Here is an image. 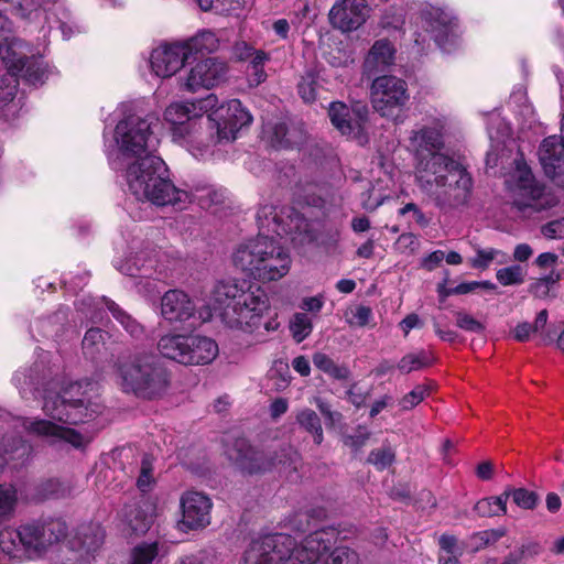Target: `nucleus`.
Here are the masks:
<instances>
[{
  "label": "nucleus",
  "instance_id": "1",
  "mask_svg": "<svg viewBox=\"0 0 564 564\" xmlns=\"http://www.w3.org/2000/svg\"><path fill=\"white\" fill-rule=\"evenodd\" d=\"M444 117H433L409 137L414 152V180L426 199L442 212L465 206L471 195L473 178L466 167L444 148Z\"/></svg>",
  "mask_w": 564,
  "mask_h": 564
},
{
  "label": "nucleus",
  "instance_id": "2",
  "mask_svg": "<svg viewBox=\"0 0 564 564\" xmlns=\"http://www.w3.org/2000/svg\"><path fill=\"white\" fill-rule=\"evenodd\" d=\"M213 301V308H197L184 291L169 290L161 297V315L170 323H185L197 313L202 322H207L212 317V311L219 310L221 322L226 326L253 333L261 326L263 315L270 308L264 289L248 280L219 281L214 286Z\"/></svg>",
  "mask_w": 564,
  "mask_h": 564
},
{
  "label": "nucleus",
  "instance_id": "3",
  "mask_svg": "<svg viewBox=\"0 0 564 564\" xmlns=\"http://www.w3.org/2000/svg\"><path fill=\"white\" fill-rule=\"evenodd\" d=\"M42 409L51 420H31L6 415L13 429L22 427L28 434L46 438L52 443L66 442L74 447L83 446L87 440L66 425L90 421L100 412L96 400L95 384L89 381L72 382L59 387L52 382L44 390Z\"/></svg>",
  "mask_w": 564,
  "mask_h": 564
},
{
  "label": "nucleus",
  "instance_id": "4",
  "mask_svg": "<svg viewBox=\"0 0 564 564\" xmlns=\"http://www.w3.org/2000/svg\"><path fill=\"white\" fill-rule=\"evenodd\" d=\"M113 170L122 174L128 191L141 202L184 209L194 198L203 197L177 188L167 176L164 161L156 155L128 161Z\"/></svg>",
  "mask_w": 564,
  "mask_h": 564
},
{
  "label": "nucleus",
  "instance_id": "5",
  "mask_svg": "<svg viewBox=\"0 0 564 564\" xmlns=\"http://www.w3.org/2000/svg\"><path fill=\"white\" fill-rule=\"evenodd\" d=\"M118 111L122 118L117 122L108 137L104 132L105 152L112 169L121 167L128 161L153 155L151 147L155 138L153 127L158 118L152 115L142 116L132 102L121 104Z\"/></svg>",
  "mask_w": 564,
  "mask_h": 564
},
{
  "label": "nucleus",
  "instance_id": "6",
  "mask_svg": "<svg viewBox=\"0 0 564 564\" xmlns=\"http://www.w3.org/2000/svg\"><path fill=\"white\" fill-rule=\"evenodd\" d=\"M116 383L123 393L154 400L167 393L171 373L151 351L133 350L118 356L113 365Z\"/></svg>",
  "mask_w": 564,
  "mask_h": 564
},
{
  "label": "nucleus",
  "instance_id": "7",
  "mask_svg": "<svg viewBox=\"0 0 564 564\" xmlns=\"http://www.w3.org/2000/svg\"><path fill=\"white\" fill-rule=\"evenodd\" d=\"M217 102L215 95L186 102H172L164 111L171 124L173 141L185 148L194 158L204 160L212 154L214 135L206 129L204 115Z\"/></svg>",
  "mask_w": 564,
  "mask_h": 564
},
{
  "label": "nucleus",
  "instance_id": "8",
  "mask_svg": "<svg viewBox=\"0 0 564 564\" xmlns=\"http://www.w3.org/2000/svg\"><path fill=\"white\" fill-rule=\"evenodd\" d=\"M66 536V527L58 520L29 521L0 529V546L12 563L43 557Z\"/></svg>",
  "mask_w": 564,
  "mask_h": 564
},
{
  "label": "nucleus",
  "instance_id": "9",
  "mask_svg": "<svg viewBox=\"0 0 564 564\" xmlns=\"http://www.w3.org/2000/svg\"><path fill=\"white\" fill-rule=\"evenodd\" d=\"M232 262L254 280L265 283L284 278L291 269L292 259L272 236L258 235L236 248Z\"/></svg>",
  "mask_w": 564,
  "mask_h": 564
},
{
  "label": "nucleus",
  "instance_id": "10",
  "mask_svg": "<svg viewBox=\"0 0 564 564\" xmlns=\"http://www.w3.org/2000/svg\"><path fill=\"white\" fill-rule=\"evenodd\" d=\"M422 26L429 32L437 46L451 52L458 43L460 29L453 10L443 3H423L420 8Z\"/></svg>",
  "mask_w": 564,
  "mask_h": 564
},
{
  "label": "nucleus",
  "instance_id": "11",
  "mask_svg": "<svg viewBox=\"0 0 564 564\" xmlns=\"http://www.w3.org/2000/svg\"><path fill=\"white\" fill-rule=\"evenodd\" d=\"M226 455L243 473L256 474L269 470L278 465L286 469L293 467L296 469L299 454L292 447L282 449V453L275 459L267 460L263 455L249 446L245 438H238L231 446L226 448Z\"/></svg>",
  "mask_w": 564,
  "mask_h": 564
},
{
  "label": "nucleus",
  "instance_id": "12",
  "mask_svg": "<svg viewBox=\"0 0 564 564\" xmlns=\"http://www.w3.org/2000/svg\"><path fill=\"white\" fill-rule=\"evenodd\" d=\"M252 116L238 99H231L218 107L206 117V129L210 132L216 143L231 142L243 127L252 122Z\"/></svg>",
  "mask_w": 564,
  "mask_h": 564
},
{
  "label": "nucleus",
  "instance_id": "13",
  "mask_svg": "<svg viewBox=\"0 0 564 564\" xmlns=\"http://www.w3.org/2000/svg\"><path fill=\"white\" fill-rule=\"evenodd\" d=\"M410 94L404 79L393 75H381L372 80L370 100L381 117L392 118L409 101Z\"/></svg>",
  "mask_w": 564,
  "mask_h": 564
},
{
  "label": "nucleus",
  "instance_id": "14",
  "mask_svg": "<svg viewBox=\"0 0 564 564\" xmlns=\"http://www.w3.org/2000/svg\"><path fill=\"white\" fill-rule=\"evenodd\" d=\"M259 235L279 237L302 234L307 230V220L292 207H280L263 205L257 213Z\"/></svg>",
  "mask_w": 564,
  "mask_h": 564
},
{
  "label": "nucleus",
  "instance_id": "15",
  "mask_svg": "<svg viewBox=\"0 0 564 564\" xmlns=\"http://www.w3.org/2000/svg\"><path fill=\"white\" fill-rule=\"evenodd\" d=\"M336 535L333 528H318L299 544L294 541L288 553V564H321L326 552L336 543Z\"/></svg>",
  "mask_w": 564,
  "mask_h": 564
},
{
  "label": "nucleus",
  "instance_id": "16",
  "mask_svg": "<svg viewBox=\"0 0 564 564\" xmlns=\"http://www.w3.org/2000/svg\"><path fill=\"white\" fill-rule=\"evenodd\" d=\"M294 539L275 534L253 541L245 553V564H288V553Z\"/></svg>",
  "mask_w": 564,
  "mask_h": 564
},
{
  "label": "nucleus",
  "instance_id": "17",
  "mask_svg": "<svg viewBox=\"0 0 564 564\" xmlns=\"http://www.w3.org/2000/svg\"><path fill=\"white\" fill-rule=\"evenodd\" d=\"M105 305L113 318L124 328V330L135 339H141L145 335L144 327L129 313L122 310L117 303L106 297L95 300L90 296L83 297L78 304V311L85 314L89 319L98 322L101 319L99 306Z\"/></svg>",
  "mask_w": 564,
  "mask_h": 564
},
{
  "label": "nucleus",
  "instance_id": "18",
  "mask_svg": "<svg viewBox=\"0 0 564 564\" xmlns=\"http://www.w3.org/2000/svg\"><path fill=\"white\" fill-rule=\"evenodd\" d=\"M185 50L181 42L164 43L153 48L149 58L152 73L161 78L175 75L188 59Z\"/></svg>",
  "mask_w": 564,
  "mask_h": 564
},
{
  "label": "nucleus",
  "instance_id": "19",
  "mask_svg": "<svg viewBox=\"0 0 564 564\" xmlns=\"http://www.w3.org/2000/svg\"><path fill=\"white\" fill-rule=\"evenodd\" d=\"M505 184L510 203L519 210L524 209L529 205V167L522 152H517Z\"/></svg>",
  "mask_w": 564,
  "mask_h": 564
},
{
  "label": "nucleus",
  "instance_id": "20",
  "mask_svg": "<svg viewBox=\"0 0 564 564\" xmlns=\"http://www.w3.org/2000/svg\"><path fill=\"white\" fill-rule=\"evenodd\" d=\"M182 525L197 530L210 523L213 502L208 496L198 491H187L181 497Z\"/></svg>",
  "mask_w": 564,
  "mask_h": 564
},
{
  "label": "nucleus",
  "instance_id": "21",
  "mask_svg": "<svg viewBox=\"0 0 564 564\" xmlns=\"http://www.w3.org/2000/svg\"><path fill=\"white\" fill-rule=\"evenodd\" d=\"M369 15L366 0H338L329 11L332 25L343 32L360 28Z\"/></svg>",
  "mask_w": 564,
  "mask_h": 564
},
{
  "label": "nucleus",
  "instance_id": "22",
  "mask_svg": "<svg viewBox=\"0 0 564 564\" xmlns=\"http://www.w3.org/2000/svg\"><path fill=\"white\" fill-rule=\"evenodd\" d=\"M226 72L224 62L212 57L203 59L189 69L185 78V88L192 93L210 89L225 79Z\"/></svg>",
  "mask_w": 564,
  "mask_h": 564
},
{
  "label": "nucleus",
  "instance_id": "23",
  "mask_svg": "<svg viewBox=\"0 0 564 564\" xmlns=\"http://www.w3.org/2000/svg\"><path fill=\"white\" fill-rule=\"evenodd\" d=\"M544 174L564 185V134L545 138L538 150Z\"/></svg>",
  "mask_w": 564,
  "mask_h": 564
},
{
  "label": "nucleus",
  "instance_id": "24",
  "mask_svg": "<svg viewBox=\"0 0 564 564\" xmlns=\"http://www.w3.org/2000/svg\"><path fill=\"white\" fill-rule=\"evenodd\" d=\"M328 116L333 126L343 135L356 140L359 144L367 142L360 111L351 110L347 105L337 101L329 105Z\"/></svg>",
  "mask_w": 564,
  "mask_h": 564
},
{
  "label": "nucleus",
  "instance_id": "25",
  "mask_svg": "<svg viewBox=\"0 0 564 564\" xmlns=\"http://www.w3.org/2000/svg\"><path fill=\"white\" fill-rule=\"evenodd\" d=\"M397 50L388 40L381 39L376 41L370 47L365 62L364 72L367 75H373L384 72L395 62Z\"/></svg>",
  "mask_w": 564,
  "mask_h": 564
},
{
  "label": "nucleus",
  "instance_id": "26",
  "mask_svg": "<svg viewBox=\"0 0 564 564\" xmlns=\"http://www.w3.org/2000/svg\"><path fill=\"white\" fill-rule=\"evenodd\" d=\"M105 532L97 523H89L78 528L72 540V549L82 556H93L104 543Z\"/></svg>",
  "mask_w": 564,
  "mask_h": 564
},
{
  "label": "nucleus",
  "instance_id": "27",
  "mask_svg": "<svg viewBox=\"0 0 564 564\" xmlns=\"http://www.w3.org/2000/svg\"><path fill=\"white\" fill-rule=\"evenodd\" d=\"M139 245V241L132 240L131 245L127 247L128 252L126 253L122 250V254H119L120 250L117 249L118 256L113 260V265L118 271L130 276H135L138 274L143 276L150 272L153 267L151 260H143V262L139 264L141 257L135 251Z\"/></svg>",
  "mask_w": 564,
  "mask_h": 564
},
{
  "label": "nucleus",
  "instance_id": "28",
  "mask_svg": "<svg viewBox=\"0 0 564 564\" xmlns=\"http://www.w3.org/2000/svg\"><path fill=\"white\" fill-rule=\"evenodd\" d=\"M192 335L167 334L161 336L158 341V350L163 358L176 361L186 366L187 350L191 345Z\"/></svg>",
  "mask_w": 564,
  "mask_h": 564
},
{
  "label": "nucleus",
  "instance_id": "29",
  "mask_svg": "<svg viewBox=\"0 0 564 564\" xmlns=\"http://www.w3.org/2000/svg\"><path fill=\"white\" fill-rule=\"evenodd\" d=\"M217 343L206 336L192 335L186 366L210 364L218 355Z\"/></svg>",
  "mask_w": 564,
  "mask_h": 564
},
{
  "label": "nucleus",
  "instance_id": "30",
  "mask_svg": "<svg viewBox=\"0 0 564 564\" xmlns=\"http://www.w3.org/2000/svg\"><path fill=\"white\" fill-rule=\"evenodd\" d=\"M326 518L327 511L323 507L300 510L289 519V527L295 532L304 533L310 530L318 529L321 522Z\"/></svg>",
  "mask_w": 564,
  "mask_h": 564
},
{
  "label": "nucleus",
  "instance_id": "31",
  "mask_svg": "<svg viewBox=\"0 0 564 564\" xmlns=\"http://www.w3.org/2000/svg\"><path fill=\"white\" fill-rule=\"evenodd\" d=\"M181 43L186 48L185 53L187 58L194 54L213 53L219 47V39L217 34L210 30H202L194 36L181 41Z\"/></svg>",
  "mask_w": 564,
  "mask_h": 564
},
{
  "label": "nucleus",
  "instance_id": "32",
  "mask_svg": "<svg viewBox=\"0 0 564 564\" xmlns=\"http://www.w3.org/2000/svg\"><path fill=\"white\" fill-rule=\"evenodd\" d=\"M124 521L132 533H145L153 521L152 507L149 503L130 507L124 513Z\"/></svg>",
  "mask_w": 564,
  "mask_h": 564
},
{
  "label": "nucleus",
  "instance_id": "33",
  "mask_svg": "<svg viewBox=\"0 0 564 564\" xmlns=\"http://www.w3.org/2000/svg\"><path fill=\"white\" fill-rule=\"evenodd\" d=\"M531 213L542 212L557 205L558 199L550 188H546L535 178L531 177Z\"/></svg>",
  "mask_w": 564,
  "mask_h": 564
},
{
  "label": "nucleus",
  "instance_id": "34",
  "mask_svg": "<svg viewBox=\"0 0 564 564\" xmlns=\"http://www.w3.org/2000/svg\"><path fill=\"white\" fill-rule=\"evenodd\" d=\"M159 553L158 542H141L131 549L123 564H155Z\"/></svg>",
  "mask_w": 564,
  "mask_h": 564
},
{
  "label": "nucleus",
  "instance_id": "35",
  "mask_svg": "<svg viewBox=\"0 0 564 564\" xmlns=\"http://www.w3.org/2000/svg\"><path fill=\"white\" fill-rule=\"evenodd\" d=\"M19 505V491L11 484H0V523L9 521L15 514Z\"/></svg>",
  "mask_w": 564,
  "mask_h": 564
},
{
  "label": "nucleus",
  "instance_id": "36",
  "mask_svg": "<svg viewBox=\"0 0 564 564\" xmlns=\"http://www.w3.org/2000/svg\"><path fill=\"white\" fill-rule=\"evenodd\" d=\"M286 126L281 120L269 119L263 122L262 134L273 148H289L291 142L286 139Z\"/></svg>",
  "mask_w": 564,
  "mask_h": 564
},
{
  "label": "nucleus",
  "instance_id": "37",
  "mask_svg": "<svg viewBox=\"0 0 564 564\" xmlns=\"http://www.w3.org/2000/svg\"><path fill=\"white\" fill-rule=\"evenodd\" d=\"M296 422L306 432L313 435L315 444H322L324 440L321 420L315 411L305 408L297 412Z\"/></svg>",
  "mask_w": 564,
  "mask_h": 564
},
{
  "label": "nucleus",
  "instance_id": "38",
  "mask_svg": "<svg viewBox=\"0 0 564 564\" xmlns=\"http://www.w3.org/2000/svg\"><path fill=\"white\" fill-rule=\"evenodd\" d=\"M314 366L334 379L344 380L349 377V370L345 366L336 365L330 357L324 352H316L313 356Z\"/></svg>",
  "mask_w": 564,
  "mask_h": 564
},
{
  "label": "nucleus",
  "instance_id": "39",
  "mask_svg": "<svg viewBox=\"0 0 564 564\" xmlns=\"http://www.w3.org/2000/svg\"><path fill=\"white\" fill-rule=\"evenodd\" d=\"M432 364L431 355L425 350L404 355L398 362V369L402 373L421 370Z\"/></svg>",
  "mask_w": 564,
  "mask_h": 564
},
{
  "label": "nucleus",
  "instance_id": "40",
  "mask_svg": "<svg viewBox=\"0 0 564 564\" xmlns=\"http://www.w3.org/2000/svg\"><path fill=\"white\" fill-rule=\"evenodd\" d=\"M475 511L480 517H496L505 514L507 512L506 498L501 495L484 498L476 503Z\"/></svg>",
  "mask_w": 564,
  "mask_h": 564
},
{
  "label": "nucleus",
  "instance_id": "41",
  "mask_svg": "<svg viewBox=\"0 0 564 564\" xmlns=\"http://www.w3.org/2000/svg\"><path fill=\"white\" fill-rule=\"evenodd\" d=\"M321 564H359L358 555L347 546H337L326 552Z\"/></svg>",
  "mask_w": 564,
  "mask_h": 564
},
{
  "label": "nucleus",
  "instance_id": "42",
  "mask_svg": "<svg viewBox=\"0 0 564 564\" xmlns=\"http://www.w3.org/2000/svg\"><path fill=\"white\" fill-rule=\"evenodd\" d=\"M106 334L100 328H90L83 338L84 354L94 358L105 345Z\"/></svg>",
  "mask_w": 564,
  "mask_h": 564
},
{
  "label": "nucleus",
  "instance_id": "43",
  "mask_svg": "<svg viewBox=\"0 0 564 564\" xmlns=\"http://www.w3.org/2000/svg\"><path fill=\"white\" fill-rule=\"evenodd\" d=\"M290 330L295 341L301 343L313 330L312 319L305 313H296L290 322Z\"/></svg>",
  "mask_w": 564,
  "mask_h": 564
},
{
  "label": "nucleus",
  "instance_id": "44",
  "mask_svg": "<svg viewBox=\"0 0 564 564\" xmlns=\"http://www.w3.org/2000/svg\"><path fill=\"white\" fill-rule=\"evenodd\" d=\"M203 11H214L218 14L229 13L242 7L243 0H195Z\"/></svg>",
  "mask_w": 564,
  "mask_h": 564
},
{
  "label": "nucleus",
  "instance_id": "45",
  "mask_svg": "<svg viewBox=\"0 0 564 564\" xmlns=\"http://www.w3.org/2000/svg\"><path fill=\"white\" fill-rule=\"evenodd\" d=\"M497 260L498 263H505L508 256L497 249H478L476 256L471 259V265L476 269H486L491 261Z\"/></svg>",
  "mask_w": 564,
  "mask_h": 564
},
{
  "label": "nucleus",
  "instance_id": "46",
  "mask_svg": "<svg viewBox=\"0 0 564 564\" xmlns=\"http://www.w3.org/2000/svg\"><path fill=\"white\" fill-rule=\"evenodd\" d=\"M0 448L4 454L11 455L13 458H22L30 452L22 438L15 435L6 434L0 443Z\"/></svg>",
  "mask_w": 564,
  "mask_h": 564
},
{
  "label": "nucleus",
  "instance_id": "47",
  "mask_svg": "<svg viewBox=\"0 0 564 564\" xmlns=\"http://www.w3.org/2000/svg\"><path fill=\"white\" fill-rule=\"evenodd\" d=\"M44 74V68L41 66L37 59L26 57L23 70L15 73L14 77L18 79L20 76L30 84L36 85L42 83Z\"/></svg>",
  "mask_w": 564,
  "mask_h": 564
},
{
  "label": "nucleus",
  "instance_id": "48",
  "mask_svg": "<svg viewBox=\"0 0 564 564\" xmlns=\"http://www.w3.org/2000/svg\"><path fill=\"white\" fill-rule=\"evenodd\" d=\"M371 433L362 426H358L351 434L343 436V443L346 447L350 448L351 452L358 453L366 446L370 438Z\"/></svg>",
  "mask_w": 564,
  "mask_h": 564
},
{
  "label": "nucleus",
  "instance_id": "49",
  "mask_svg": "<svg viewBox=\"0 0 564 564\" xmlns=\"http://www.w3.org/2000/svg\"><path fill=\"white\" fill-rule=\"evenodd\" d=\"M395 454L390 447L373 449L369 453L367 462L377 469L383 470L394 460Z\"/></svg>",
  "mask_w": 564,
  "mask_h": 564
},
{
  "label": "nucleus",
  "instance_id": "50",
  "mask_svg": "<svg viewBox=\"0 0 564 564\" xmlns=\"http://www.w3.org/2000/svg\"><path fill=\"white\" fill-rule=\"evenodd\" d=\"M496 276L502 285H513L523 281L524 271L517 264L498 270Z\"/></svg>",
  "mask_w": 564,
  "mask_h": 564
},
{
  "label": "nucleus",
  "instance_id": "51",
  "mask_svg": "<svg viewBox=\"0 0 564 564\" xmlns=\"http://www.w3.org/2000/svg\"><path fill=\"white\" fill-rule=\"evenodd\" d=\"M546 322H547V311L542 310L534 321V324L531 325V335L533 334L535 337L540 338V341L545 344L554 338V333H551L549 329H546Z\"/></svg>",
  "mask_w": 564,
  "mask_h": 564
},
{
  "label": "nucleus",
  "instance_id": "52",
  "mask_svg": "<svg viewBox=\"0 0 564 564\" xmlns=\"http://www.w3.org/2000/svg\"><path fill=\"white\" fill-rule=\"evenodd\" d=\"M153 462L152 458L145 455L141 462L140 475L137 480V486L142 492H147L153 484Z\"/></svg>",
  "mask_w": 564,
  "mask_h": 564
},
{
  "label": "nucleus",
  "instance_id": "53",
  "mask_svg": "<svg viewBox=\"0 0 564 564\" xmlns=\"http://www.w3.org/2000/svg\"><path fill=\"white\" fill-rule=\"evenodd\" d=\"M558 274L555 272L546 273V274H539L534 278L536 281L534 285H531V291L534 293L538 297H544L549 294L550 286L557 282Z\"/></svg>",
  "mask_w": 564,
  "mask_h": 564
},
{
  "label": "nucleus",
  "instance_id": "54",
  "mask_svg": "<svg viewBox=\"0 0 564 564\" xmlns=\"http://www.w3.org/2000/svg\"><path fill=\"white\" fill-rule=\"evenodd\" d=\"M427 395L429 389L425 386H416L400 400V406L404 411L411 410L421 403Z\"/></svg>",
  "mask_w": 564,
  "mask_h": 564
},
{
  "label": "nucleus",
  "instance_id": "55",
  "mask_svg": "<svg viewBox=\"0 0 564 564\" xmlns=\"http://www.w3.org/2000/svg\"><path fill=\"white\" fill-rule=\"evenodd\" d=\"M487 131L491 141L499 142L503 137L509 134V127L502 121L499 115L492 113L489 117Z\"/></svg>",
  "mask_w": 564,
  "mask_h": 564
},
{
  "label": "nucleus",
  "instance_id": "56",
  "mask_svg": "<svg viewBox=\"0 0 564 564\" xmlns=\"http://www.w3.org/2000/svg\"><path fill=\"white\" fill-rule=\"evenodd\" d=\"M501 496L506 498V503L511 499V502L518 508L523 510L529 509V492L524 488H508L501 494Z\"/></svg>",
  "mask_w": 564,
  "mask_h": 564
},
{
  "label": "nucleus",
  "instance_id": "57",
  "mask_svg": "<svg viewBox=\"0 0 564 564\" xmlns=\"http://www.w3.org/2000/svg\"><path fill=\"white\" fill-rule=\"evenodd\" d=\"M299 94L305 102L316 99V80L313 75L304 76L299 83Z\"/></svg>",
  "mask_w": 564,
  "mask_h": 564
},
{
  "label": "nucleus",
  "instance_id": "58",
  "mask_svg": "<svg viewBox=\"0 0 564 564\" xmlns=\"http://www.w3.org/2000/svg\"><path fill=\"white\" fill-rule=\"evenodd\" d=\"M456 325L467 332L480 334L484 332V325L466 313H457Z\"/></svg>",
  "mask_w": 564,
  "mask_h": 564
},
{
  "label": "nucleus",
  "instance_id": "59",
  "mask_svg": "<svg viewBox=\"0 0 564 564\" xmlns=\"http://www.w3.org/2000/svg\"><path fill=\"white\" fill-rule=\"evenodd\" d=\"M541 234L546 239H564V217L543 225Z\"/></svg>",
  "mask_w": 564,
  "mask_h": 564
},
{
  "label": "nucleus",
  "instance_id": "60",
  "mask_svg": "<svg viewBox=\"0 0 564 564\" xmlns=\"http://www.w3.org/2000/svg\"><path fill=\"white\" fill-rule=\"evenodd\" d=\"M501 535H502V533L499 531L487 530V531H481V532L474 534L470 538V540L473 542V547L475 550H478V549L484 547L490 543L496 542Z\"/></svg>",
  "mask_w": 564,
  "mask_h": 564
},
{
  "label": "nucleus",
  "instance_id": "61",
  "mask_svg": "<svg viewBox=\"0 0 564 564\" xmlns=\"http://www.w3.org/2000/svg\"><path fill=\"white\" fill-rule=\"evenodd\" d=\"M372 317V311L368 306L359 305L351 311V318L348 323L354 326H367Z\"/></svg>",
  "mask_w": 564,
  "mask_h": 564
},
{
  "label": "nucleus",
  "instance_id": "62",
  "mask_svg": "<svg viewBox=\"0 0 564 564\" xmlns=\"http://www.w3.org/2000/svg\"><path fill=\"white\" fill-rule=\"evenodd\" d=\"M13 382L20 390L21 395L24 398L34 386V377L30 371H17L13 376Z\"/></svg>",
  "mask_w": 564,
  "mask_h": 564
},
{
  "label": "nucleus",
  "instance_id": "63",
  "mask_svg": "<svg viewBox=\"0 0 564 564\" xmlns=\"http://www.w3.org/2000/svg\"><path fill=\"white\" fill-rule=\"evenodd\" d=\"M408 213L412 214L414 223L421 228H425L429 226L430 218L425 216V214L419 208L416 204L408 203L402 208L399 209L400 215H406Z\"/></svg>",
  "mask_w": 564,
  "mask_h": 564
},
{
  "label": "nucleus",
  "instance_id": "64",
  "mask_svg": "<svg viewBox=\"0 0 564 564\" xmlns=\"http://www.w3.org/2000/svg\"><path fill=\"white\" fill-rule=\"evenodd\" d=\"M557 259V254L553 252L541 253L535 260V267L543 271L540 274L555 272L554 268L556 265Z\"/></svg>",
  "mask_w": 564,
  "mask_h": 564
}]
</instances>
